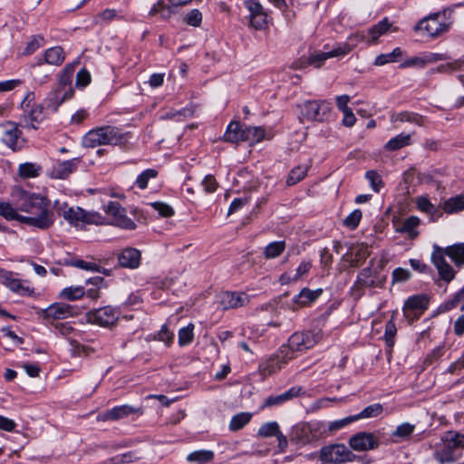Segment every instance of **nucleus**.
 Here are the masks:
<instances>
[{
    "label": "nucleus",
    "instance_id": "1",
    "mask_svg": "<svg viewBox=\"0 0 464 464\" xmlns=\"http://www.w3.org/2000/svg\"><path fill=\"white\" fill-rule=\"evenodd\" d=\"M14 204L20 210L19 222L42 230L50 228L54 223V214L47 198L18 189L13 195Z\"/></svg>",
    "mask_w": 464,
    "mask_h": 464
},
{
    "label": "nucleus",
    "instance_id": "2",
    "mask_svg": "<svg viewBox=\"0 0 464 464\" xmlns=\"http://www.w3.org/2000/svg\"><path fill=\"white\" fill-rule=\"evenodd\" d=\"M325 439V422L312 420L300 422L292 429L290 440L299 447H316L320 440Z\"/></svg>",
    "mask_w": 464,
    "mask_h": 464
},
{
    "label": "nucleus",
    "instance_id": "3",
    "mask_svg": "<svg viewBox=\"0 0 464 464\" xmlns=\"http://www.w3.org/2000/svg\"><path fill=\"white\" fill-rule=\"evenodd\" d=\"M82 145L95 148L102 145H122L127 142V134L115 126H102L89 130L82 138Z\"/></svg>",
    "mask_w": 464,
    "mask_h": 464
},
{
    "label": "nucleus",
    "instance_id": "4",
    "mask_svg": "<svg viewBox=\"0 0 464 464\" xmlns=\"http://www.w3.org/2000/svg\"><path fill=\"white\" fill-rule=\"evenodd\" d=\"M57 212L69 224L73 227H83L84 225H102L103 218L95 211H86L80 207H69L63 203L57 208Z\"/></svg>",
    "mask_w": 464,
    "mask_h": 464
},
{
    "label": "nucleus",
    "instance_id": "5",
    "mask_svg": "<svg viewBox=\"0 0 464 464\" xmlns=\"http://www.w3.org/2000/svg\"><path fill=\"white\" fill-rule=\"evenodd\" d=\"M322 464H343L352 462L356 456L343 443H334L322 447L318 455Z\"/></svg>",
    "mask_w": 464,
    "mask_h": 464
},
{
    "label": "nucleus",
    "instance_id": "6",
    "mask_svg": "<svg viewBox=\"0 0 464 464\" xmlns=\"http://www.w3.org/2000/svg\"><path fill=\"white\" fill-rule=\"evenodd\" d=\"M321 339V332H296L289 337L288 343L283 347L288 349L291 354L296 355V353H302L314 347Z\"/></svg>",
    "mask_w": 464,
    "mask_h": 464
},
{
    "label": "nucleus",
    "instance_id": "7",
    "mask_svg": "<svg viewBox=\"0 0 464 464\" xmlns=\"http://www.w3.org/2000/svg\"><path fill=\"white\" fill-rule=\"evenodd\" d=\"M295 357V354H291V352L288 349L281 346L276 353L270 356L259 364L260 374L263 377L271 376L281 371L290 361Z\"/></svg>",
    "mask_w": 464,
    "mask_h": 464
},
{
    "label": "nucleus",
    "instance_id": "8",
    "mask_svg": "<svg viewBox=\"0 0 464 464\" xmlns=\"http://www.w3.org/2000/svg\"><path fill=\"white\" fill-rule=\"evenodd\" d=\"M445 17V13H435L423 18L415 26L416 31H423L427 35L435 38L441 34L449 31L451 23L442 20Z\"/></svg>",
    "mask_w": 464,
    "mask_h": 464
},
{
    "label": "nucleus",
    "instance_id": "9",
    "mask_svg": "<svg viewBox=\"0 0 464 464\" xmlns=\"http://www.w3.org/2000/svg\"><path fill=\"white\" fill-rule=\"evenodd\" d=\"M386 280V273L382 263H371L358 276L357 282L361 286L382 287Z\"/></svg>",
    "mask_w": 464,
    "mask_h": 464
},
{
    "label": "nucleus",
    "instance_id": "10",
    "mask_svg": "<svg viewBox=\"0 0 464 464\" xmlns=\"http://www.w3.org/2000/svg\"><path fill=\"white\" fill-rule=\"evenodd\" d=\"M34 101V93L29 92L21 102V107L24 110V121L25 127L37 129V124L40 123L44 118V107L40 104L33 103Z\"/></svg>",
    "mask_w": 464,
    "mask_h": 464
},
{
    "label": "nucleus",
    "instance_id": "11",
    "mask_svg": "<svg viewBox=\"0 0 464 464\" xmlns=\"http://www.w3.org/2000/svg\"><path fill=\"white\" fill-rule=\"evenodd\" d=\"M430 297L425 294L414 295L408 297L403 304L402 311L404 317L409 323L418 320L428 309Z\"/></svg>",
    "mask_w": 464,
    "mask_h": 464
},
{
    "label": "nucleus",
    "instance_id": "12",
    "mask_svg": "<svg viewBox=\"0 0 464 464\" xmlns=\"http://www.w3.org/2000/svg\"><path fill=\"white\" fill-rule=\"evenodd\" d=\"M330 112L331 107L326 102L308 101L301 105L302 116L309 121H324Z\"/></svg>",
    "mask_w": 464,
    "mask_h": 464
},
{
    "label": "nucleus",
    "instance_id": "13",
    "mask_svg": "<svg viewBox=\"0 0 464 464\" xmlns=\"http://www.w3.org/2000/svg\"><path fill=\"white\" fill-rule=\"evenodd\" d=\"M105 213L111 218V223L123 229H135L136 224L126 215V209L116 201H110L103 208Z\"/></svg>",
    "mask_w": 464,
    "mask_h": 464
},
{
    "label": "nucleus",
    "instance_id": "14",
    "mask_svg": "<svg viewBox=\"0 0 464 464\" xmlns=\"http://www.w3.org/2000/svg\"><path fill=\"white\" fill-rule=\"evenodd\" d=\"M348 444L353 450L363 452L377 449L380 441L372 432L360 431L350 437Z\"/></svg>",
    "mask_w": 464,
    "mask_h": 464
},
{
    "label": "nucleus",
    "instance_id": "15",
    "mask_svg": "<svg viewBox=\"0 0 464 464\" xmlns=\"http://www.w3.org/2000/svg\"><path fill=\"white\" fill-rule=\"evenodd\" d=\"M244 5L249 12V23L256 30L265 29L267 26V14L263 5L257 0H246Z\"/></svg>",
    "mask_w": 464,
    "mask_h": 464
},
{
    "label": "nucleus",
    "instance_id": "16",
    "mask_svg": "<svg viewBox=\"0 0 464 464\" xmlns=\"http://www.w3.org/2000/svg\"><path fill=\"white\" fill-rule=\"evenodd\" d=\"M191 0H159L149 11V16L160 15L162 20H169L175 13V8L190 3Z\"/></svg>",
    "mask_w": 464,
    "mask_h": 464
},
{
    "label": "nucleus",
    "instance_id": "17",
    "mask_svg": "<svg viewBox=\"0 0 464 464\" xmlns=\"http://www.w3.org/2000/svg\"><path fill=\"white\" fill-rule=\"evenodd\" d=\"M144 411L142 407H134L131 405L124 404L113 407L99 416V420H119L127 418L130 415L141 416Z\"/></svg>",
    "mask_w": 464,
    "mask_h": 464
},
{
    "label": "nucleus",
    "instance_id": "18",
    "mask_svg": "<svg viewBox=\"0 0 464 464\" xmlns=\"http://www.w3.org/2000/svg\"><path fill=\"white\" fill-rule=\"evenodd\" d=\"M89 321L102 326H109L118 320V312L111 306H104L89 314Z\"/></svg>",
    "mask_w": 464,
    "mask_h": 464
},
{
    "label": "nucleus",
    "instance_id": "19",
    "mask_svg": "<svg viewBox=\"0 0 464 464\" xmlns=\"http://www.w3.org/2000/svg\"><path fill=\"white\" fill-rule=\"evenodd\" d=\"M433 457L440 464H451L456 462L460 455L441 439L440 442L434 446Z\"/></svg>",
    "mask_w": 464,
    "mask_h": 464
},
{
    "label": "nucleus",
    "instance_id": "20",
    "mask_svg": "<svg viewBox=\"0 0 464 464\" xmlns=\"http://www.w3.org/2000/svg\"><path fill=\"white\" fill-rule=\"evenodd\" d=\"M44 317L47 320L66 319L74 314L72 305L63 303H54L43 311Z\"/></svg>",
    "mask_w": 464,
    "mask_h": 464
},
{
    "label": "nucleus",
    "instance_id": "21",
    "mask_svg": "<svg viewBox=\"0 0 464 464\" xmlns=\"http://www.w3.org/2000/svg\"><path fill=\"white\" fill-rule=\"evenodd\" d=\"M353 46L349 44H343L334 48L330 52L320 53L317 54L311 55L309 58V63L314 65L319 68L322 65V63L328 58L343 56L349 53L353 50Z\"/></svg>",
    "mask_w": 464,
    "mask_h": 464
},
{
    "label": "nucleus",
    "instance_id": "22",
    "mask_svg": "<svg viewBox=\"0 0 464 464\" xmlns=\"http://www.w3.org/2000/svg\"><path fill=\"white\" fill-rule=\"evenodd\" d=\"M248 297L243 293L226 292L219 297V303L223 309L237 308L245 305Z\"/></svg>",
    "mask_w": 464,
    "mask_h": 464
},
{
    "label": "nucleus",
    "instance_id": "23",
    "mask_svg": "<svg viewBox=\"0 0 464 464\" xmlns=\"http://www.w3.org/2000/svg\"><path fill=\"white\" fill-rule=\"evenodd\" d=\"M76 169V164L73 160L56 161L49 171V176L53 179H63L69 177Z\"/></svg>",
    "mask_w": 464,
    "mask_h": 464
},
{
    "label": "nucleus",
    "instance_id": "24",
    "mask_svg": "<svg viewBox=\"0 0 464 464\" xmlns=\"http://www.w3.org/2000/svg\"><path fill=\"white\" fill-rule=\"evenodd\" d=\"M223 139L225 141L231 143L245 141V126H242L238 121L230 122Z\"/></svg>",
    "mask_w": 464,
    "mask_h": 464
},
{
    "label": "nucleus",
    "instance_id": "25",
    "mask_svg": "<svg viewBox=\"0 0 464 464\" xmlns=\"http://www.w3.org/2000/svg\"><path fill=\"white\" fill-rule=\"evenodd\" d=\"M392 27V24L389 22L387 17L383 18L378 24L372 25L367 30L368 44H376L378 39L386 34L389 29Z\"/></svg>",
    "mask_w": 464,
    "mask_h": 464
},
{
    "label": "nucleus",
    "instance_id": "26",
    "mask_svg": "<svg viewBox=\"0 0 464 464\" xmlns=\"http://www.w3.org/2000/svg\"><path fill=\"white\" fill-rule=\"evenodd\" d=\"M72 88L65 90L63 94L62 91L57 89L46 99V107L55 111L65 100L72 98Z\"/></svg>",
    "mask_w": 464,
    "mask_h": 464
},
{
    "label": "nucleus",
    "instance_id": "27",
    "mask_svg": "<svg viewBox=\"0 0 464 464\" xmlns=\"http://www.w3.org/2000/svg\"><path fill=\"white\" fill-rule=\"evenodd\" d=\"M392 122H410L419 126H422L424 124V118L415 112L411 111H401L398 113H393L391 116Z\"/></svg>",
    "mask_w": 464,
    "mask_h": 464
},
{
    "label": "nucleus",
    "instance_id": "28",
    "mask_svg": "<svg viewBox=\"0 0 464 464\" xmlns=\"http://www.w3.org/2000/svg\"><path fill=\"white\" fill-rule=\"evenodd\" d=\"M322 290L312 291L308 288H304L293 299L294 303L297 307H304L309 305L314 302L321 295Z\"/></svg>",
    "mask_w": 464,
    "mask_h": 464
},
{
    "label": "nucleus",
    "instance_id": "29",
    "mask_svg": "<svg viewBox=\"0 0 464 464\" xmlns=\"http://www.w3.org/2000/svg\"><path fill=\"white\" fill-rule=\"evenodd\" d=\"M415 203L420 211L424 212L430 216L432 220H435L441 216L440 210L430 201L425 196L417 197Z\"/></svg>",
    "mask_w": 464,
    "mask_h": 464
},
{
    "label": "nucleus",
    "instance_id": "30",
    "mask_svg": "<svg viewBox=\"0 0 464 464\" xmlns=\"http://www.w3.org/2000/svg\"><path fill=\"white\" fill-rule=\"evenodd\" d=\"M65 59V53L61 46H54L47 49L44 53V63L59 66Z\"/></svg>",
    "mask_w": 464,
    "mask_h": 464
},
{
    "label": "nucleus",
    "instance_id": "31",
    "mask_svg": "<svg viewBox=\"0 0 464 464\" xmlns=\"http://www.w3.org/2000/svg\"><path fill=\"white\" fill-rule=\"evenodd\" d=\"M7 129L5 130L2 140L5 144H6L13 150H16L17 140L21 134L18 127L13 123L8 122L6 124Z\"/></svg>",
    "mask_w": 464,
    "mask_h": 464
},
{
    "label": "nucleus",
    "instance_id": "32",
    "mask_svg": "<svg viewBox=\"0 0 464 464\" xmlns=\"http://www.w3.org/2000/svg\"><path fill=\"white\" fill-rule=\"evenodd\" d=\"M437 269L438 277L435 280H443L446 283L450 282L457 273V270L450 263H434Z\"/></svg>",
    "mask_w": 464,
    "mask_h": 464
},
{
    "label": "nucleus",
    "instance_id": "33",
    "mask_svg": "<svg viewBox=\"0 0 464 464\" xmlns=\"http://www.w3.org/2000/svg\"><path fill=\"white\" fill-rule=\"evenodd\" d=\"M441 439L448 443L455 452H458L460 449H464V434L459 431L449 430L443 434Z\"/></svg>",
    "mask_w": 464,
    "mask_h": 464
},
{
    "label": "nucleus",
    "instance_id": "34",
    "mask_svg": "<svg viewBox=\"0 0 464 464\" xmlns=\"http://www.w3.org/2000/svg\"><path fill=\"white\" fill-rule=\"evenodd\" d=\"M214 452L208 450H195L188 454L186 459L190 463L207 464L214 459Z\"/></svg>",
    "mask_w": 464,
    "mask_h": 464
},
{
    "label": "nucleus",
    "instance_id": "35",
    "mask_svg": "<svg viewBox=\"0 0 464 464\" xmlns=\"http://www.w3.org/2000/svg\"><path fill=\"white\" fill-rule=\"evenodd\" d=\"M411 135L400 133L394 138L391 139L384 146L385 150L389 151L398 150L406 146L411 145Z\"/></svg>",
    "mask_w": 464,
    "mask_h": 464
},
{
    "label": "nucleus",
    "instance_id": "36",
    "mask_svg": "<svg viewBox=\"0 0 464 464\" xmlns=\"http://www.w3.org/2000/svg\"><path fill=\"white\" fill-rule=\"evenodd\" d=\"M442 208L448 214H453L464 210V195L460 194L448 198L443 203Z\"/></svg>",
    "mask_w": 464,
    "mask_h": 464
},
{
    "label": "nucleus",
    "instance_id": "37",
    "mask_svg": "<svg viewBox=\"0 0 464 464\" xmlns=\"http://www.w3.org/2000/svg\"><path fill=\"white\" fill-rule=\"evenodd\" d=\"M42 167L36 163L25 162L18 167V174L24 179L36 178L40 175Z\"/></svg>",
    "mask_w": 464,
    "mask_h": 464
},
{
    "label": "nucleus",
    "instance_id": "38",
    "mask_svg": "<svg viewBox=\"0 0 464 464\" xmlns=\"http://www.w3.org/2000/svg\"><path fill=\"white\" fill-rule=\"evenodd\" d=\"M383 411V406L381 403H373L365 407L361 412L353 415L355 421L362 419L375 418Z\"/></svg>",
    "mask_w": 464,
    "mask_h": 464
},
{
    "label": "nucleus",
    "instance_id": "39",
    "mask_svg": "<svg viewBox=\"0 0 464 464\" xmlns=\"http://www.w3.org/2000/svg\"><path fill=\"white\" fill-rule=\"evenodd\" d=\"M464 67V60L463 59H456L451 62L440 64L437 66L435 69L431 70V72H440V73H452L457 71L462 70Z\"/></svg>",
    "mask_w": 464,
    "mask_h": 464
},
{
    "label": "nucleus",
    "instance_id": "40",
    "mask_svg": "<svg viewBox=\"0 0 464 464\" xmlns=\"http://www.w3.org/2000/svg\"><path fill=\"white\" fill-rule=\"evenodd\" d=\"M0 216L7 220H16L19 222L20 210L17 207L9 202L0 200Z\"/></svg>",
    "mask_w": 464,
    "mask_h": 464
},
{
    "label": "nucleus",
    "instance_id": "41",
    "mask_svg": "<svg viewBox=\"0 0 464 464\" xmlns=\"http://www.w3.org/2000/svg\"><path fill=\"white\" fill-rule=\"evenodd\" d=\"M1 277L3 284L14 292L24 293L25 290H27L23 286L21 281L17 278H14L13 274L10 272H2Z\"/></svg>",
    "mask_w": 464,
    "mask_h": 464
},
{
    "label": "nucleus",
    "instance_id": "42",
    "mask_svg": "<svg viewBox=\"0 0 464 464\" xmlns=\"http://www.w3.org/2000/svg\"><path fill=\"white\" fill-rule=\"evenodd\" d=\"M252 414L249 412H240L234 415L229 422V430L237 431L244 428L251 420Z\"/></svg>",
    "mask_w": 464,
    "mask_h": 464
},
{
    "label": "nucleus",
    "instance_id": "43",
    "mask_svg": "<svg viewBox=\"0 0 464 464\" xmlns=\"http://www.w3.org/2000/svg\"><path fill=\"white\" fill-rule=\"evenodd\" d=\"M310 269L309 263H302L295 272H286L281 276L280 281L282 284H288L292 281L297 280L303 275L306 274Z\"/></svg>",
    "mask_w": 464,
    "mask_h": 464
},
{
    "label": "nucleus",
    "instance_id": "44",
    "mask_svg": "<svg viewBox=\"0 0 464 464\" xmlns=\"http://www.w3.org/2000/svg\"><path fill=\"white\" fill-rule=\"evenodd\" d=\"M420 225V218L416 216H411L406 218L399 231L407 233L411 238H415L418 236L416 227Z\"/></svg>",
    "mask_w": 464,
    "mask_h": 464
},
{
    "label": "nucleus",
    "instance_id": "45",
    "mask_svg": "<svg viewBox=\"0 0 464 464\" xmlns=\"http://www.w3.org/2000/svg\"><path fill=\"white\" fill-rule=\"evenodd\" d=\"M116 257L118 261H140L141 258L140 251L134 247H126L121 252L114 254L111 258Z\"/></svg>",
    "mask_w": 464,
    "mask_h": 464
},
{
    "label": "nucleus",
    "instance_id": "46",
    "mask_svg": "<svg viewBox=\"0 0 464 464\" xmlns=\"http://www.w3.org/2000/svg\"><path fill=\"white\" fill-rule=\"evenodd\" d=\"M308 166L299 165L293 169L288 174L286 184L288 186H294L301 181L307 174Z\"/></svg>",
    "mask_w": 464,
    "mask_h": 464
},
{
    "label": "nucleus",
    "instance_id": "47",
    "mask_svg": "<svg viewBox=\"0 0 464 464\" xmlns=\"http://www.w3.org/2000/svg\"><path fill=\"white\" fill-rule=\"evenodd\" d=\"M402 56V51L400 47L393 49L392 53L379 54L374 61V65L382 66L390 63L396 62L397 58Z\"/></svg>",
    "mask_w": 464,
    "mask_h": 464
},
{
    "label": "nucleus",
    "instance_id": "48",
    "mask_svg": "<svg viewBox=\"0 0 464 464\" xmlns=\"http://www.w3.org/2000/svg\"><path fill=\"white\" fill-rule=\"evenodd\" d=\"M265 137V130L260 127L245 126V141L256 143Z\"/></svg>",
    "mask_w": 464,
    "mask_h": 464
},
{
    "label": "nucleus",
    "instance_id": "49",
    "mask_svg": "<svg viewBox=\"0 0 464 464\" xmlns=\"http://www.w3.org/2000/svg\"><path fill=\"white\" fill-rule=\"evenodd\" d=\"M355 421L353 415L325 423V439L331 434Z\"/></svg>",
    "mask_w": 464,
    "mask_h": 464
},
{
    "label": "nucleus",
    "instance_id": "50",
    "mask_svg": "<svg viewBox=\"0 0 464 464\" xmlns=\"http://www.w3.org/2000/svg\"><path fill=\"white\" fill-rule=\"evenodd\" d=\"M74 72V67L72 65H66L63 70L62 71L61 74L59 75L58 82H59V88L61 91L62 89L63 92L65 90H68L71 87L72 83V74Z\"/></svg>",
    "mask_w": 464,
    "mask_h": 464
},
{
    "label": "nucleus",
    "instance_id": "51",
    "mask_svg": "<svg viewBox=\"0 0 464 464\" xmlns=\"http://www.w3.org/2000/svg\"><path fill=\"white\" fill-rule=\"evenodd\" d=\"M280 431L279 424L276 421H269L261 425L257 436L261 438L276 437Z\"/></svg>",
    "mask_w": 464,
    "mask_h": 464
},
{
    "label": "nucleus",
    "instance_id": "52",
    "mask_svg": "<svg viewBox=\"0 0 464 464\" xmlns=\"http://www.w3.org/2000/svg\"><path fill=\"white\" fill-rule=\"evenodd\" d=\"M85 294L82 286H69L63 289L59 295L61 298L74 301L82 298Z\"/></svg>",
    "mask_w": 464,
    "mask_h": 464
},
{
    "label": "nucleus",
    "instance_id": "53",
    "mask_svg": "<svg viewBox=\"0 0 464 464\" xmlns=\"http://www.w3.org/2000/svg\"><path fill=\"white\" fill-rule=\"evenodd\" d=\"M158 174V170L154 169H147L138 175L135 180V185L140 189H145L148 187L149 180L157 178Z\"/></svg>",
    "mask_w": 464,
    "mask_h": 464
},
{
    "label": "nucleus",
    "instance_id": "54",
    "mask_svg": "<svg viewBox=\"0 0 464 464\" xmlns=\"http://www.w3.org/2000/svg\"><path fill=\"white\" fill-rule=\"evenodd\" d=\"M285 249V241L272 242L265 248V256L267 259L276 258L284 252Z\"/></svg>",
    "mask_w": 464,
    "mask_h": 464
},
{
    "label": "nucleus",
    "instance_id": "55",
    "mask_svg": "<svg viewBox=\"0 0 464 464\" xmlns=\"http://www.w3.org/2000/svg\"><path fill=\"white\" fill-rule=\"evenodd\" d=\"M415 430V426L409 422H404L397 426L392 432V436L401 440L408 439Z\"/></svg>",
    "mask_w": 464,
    "mask_h": 464
},
{
    "label": "nucleus",
    "instance_id": "56",
    "mask_svg": "<svg viewBox=\"0 0 464 464\" xmlns=\"http://www.w3.org/2000/svg\"><path fill=\"white\" fill-rule=\"evenodd\" d=\"M447 256L452 261H464V243L447 246Z\"/></svg>",
    "mask_w": 464,
    "mask_h": 464
},
{
    "label": "nucleus",
    "instance_id": "57",
    "mask_svg": "<svg viewBox=\"0 0 464 464\" xmlns=\"http://www.w3.org/2000/svg\"><path fill=\"white\" fill-rule=\"evenodd\" d=\"M194 325L189 324L188 326L182 327L179 331V344L180 346L187 345L193 341L194 334H193Z\"/></svg>",
    "mask_w": 464,
    "mask_h": 464
},
{
    "label": "nucleus",
    "instance_id": "58",
    "mask_svg": "<svg viewBox=\"0 0 464 464\" xmlns=\"http://www.w3.org/2000/svg\"><path fill=\"white\" fill-rule=\"evenodd\" d=\"M118 18H121V16L118 15L117 10L112 9V8H107L95 15L94 23L96 24H99L102 23L110 22L114 19H118Z\"/></svg>",
    "mask_w": 464,
    "mask_h": 464
},
{
    "label": "nucleus",
    "instance_id": "59",
    "mask_svg": "<svg viewBox=\"0 0 464 464\" xmlns=\"http://www.w3.org/2000/svg\"><path fill=\"white\" fill-rule=\"evenodd\" d=\"M362 217V211L360 209H355L344 218L343 224L350 229H355L358 227Z\"/></svg>",
    "mask_w": 464,
    "mask_h": 464
},
{
    "label": "nucleus",
    "instance_id": "60",
    "mask_svg": "<svg viewBox=\"0 0 464 464\" xmlns=\"http://www.w3.org/2000/svg\"><path fill=\"white\" fill-rule=\"evenodd\" d=\"M183 21L188 25L198 27L202 22V14L198 9H192L185 15Z\"/></svg>",
    "mask_w": 464,
    "mask_h": 464
},
{
    "label": "nucleus",
    "instance_id": "61",
    "mask_svg": "<svg viewBox=\"0 0 464 464\" xmlns=\"http://www.w3.org/2000/svg\"><path fill=\"white\" fill-rule=\"evenodd\" d=\"M365 178L370 182L372 188L375 192H379L383 185L381 176L374 170H369L366 172Z\"/></svg>",
    "mask_w": 464,
    "mask_h": 464
},
{
    "label": "nucleus",
    "instance_id": "62",
    "mask_svg": "<svg viewBox=\"0 0 464 464\" xmlns=\"http://www.w3.org/2000/svg\"><path fill=\"white\" fill-rule=\"evenodd\" d=\"M139 459H140V457L137 455L136 452L129 451V452L112 457V463L127 464V463L136 461Z\"/></svg>",
    "mask_w": 464,
    "mask_h": 464
},
{
    "label": "nucleus",
    "instance_id": "63",
    "mask_svg": "<svg viewBox=\"0 0 464 464\" xmlns=\"http://www.w3.org/2000/svg\"><path fill=\"white\" fill-rule=\"evenodd\" d=\"M70 345L72 347V353L73 355L86 356L93 352L91 347L82 345L75 340H70Z\"/></svg>",
    "mask_w": 464,
    "mask_h": 464
},
{
    "label": "nucleus",
    "instance_id": "64",
    "mask_svg": "<svg viewBox=\"0 0 464 464\" xmlns=\"http://www.w3.org/2000/svg\"><path fill=\"white\" fill-rule=\"evenodd\" d=\"M151 207L159 212V214L161 216V217H164V218H169V217H172L174 215V210L173 208L166 204V203H163V202H153L151 203Z\"/></svg>",
    "mask_w": 464,
    "mask_h": 464
}]
</instances>
